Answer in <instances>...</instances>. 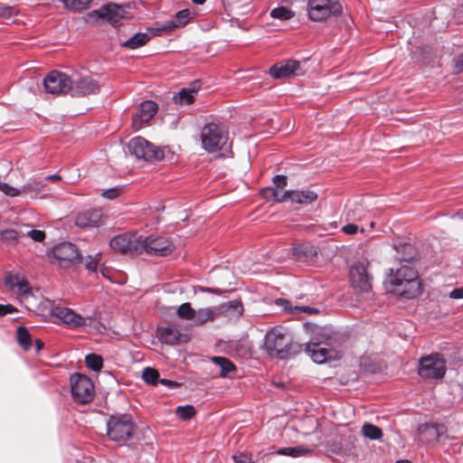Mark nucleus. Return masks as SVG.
<instances>
[{"mask_svg":"<svg viewBox=\"0 0 463 463\" xmlns=\"http://www.w3.org/2000/svg\"><path fill=\"white\" fill-rule=\"evenodd\" d=\"M71 389L73 400L81 404L92 401L94 386L91 380L86 375L75 373L71 377Z\"/></svg>","mask_w":463,"mask_h":463,"instance_id":"1a4fd4ad","label":"nucleus"},{"mask_svg":"<svg viewBox=\"0 0 463 463\" xmlns=\"http://www.w3.org/2000/svg\"><path fill=\"white\" fill-rule=\"evenodd\" d=\"M199 89V82L194 81L189 87L183 88L179 92L175 94L173 100L175 104L180 106L190 105L194 102Z\"/></svg>","mask_w":463,"mask_h":463,"instance_id":"b1692460","label":"nucleus"},{"mask_svg":"<svg viewBox=\"0 0 463 463\" xmlns=\"http://www.w3.org/2000/svg\"><path fill=\"white\" fill-rule=\"evenodd\" d=\"M236 463H254L251 458V454L249 452H240L232 456Z\"/></svg>","mask_w":463,"mask_h":463,"instance_id":"8fccbe9b","label":"nucleus"},{"mask_svg":"<svg viewBox=\"0 0 463 463\" xmlns=\"http://www.w3.org/2000/svg\"><path fill=\"white\" fill-rule=\"evenodd\" d=\"M276 304L283 307L284 310H288L290 308L289 301L284 298H278L276 300Z\"/></svg>","mask_w":463,"mask_h":463,"instance_id":"13d9d810","label":"nucleus"},{"mask_svg":"<svg viewBox=\"0 0 463 463\" xmlns=\"http://www.w3.org/2000/svg\"><path fill=\"white\" fill-rule=\"evenodd\" d=\"M22 235H26L30 237L33 241L41 242L45 239V233L41 230H30L26 232H22Z\"/></svg>","mask_w":463,"mask_h":463,"instance_id":"09e8293b","label":"nucleus"},{"mask_svg":"<svg viewBox=\"0 0 463 463\" xmlns=\"http://www.w3.org/2000/svg\"><path fill=\"white\" fill-rule=\"evenodd\" d=\"M362 208L359 205H355L354 209H348L346 212L347 220L356 221L362 218Z\"/></svg>","mask_w":463,"mask_h":463,"instance_id":"3c124183","label":"nucleus"},{"mask_svg":"<svg viewBox=\"0 0 463 463\" xmlns=\"http://www.w3.org/2000/svg\"><path fill=\"white\" fill-rule=\"evenodd\" d=\"M311 449H305L303 447L295 448H284L278 451L279 455L290 456V457H300L308 454Z\"/></svg>","mask_w":463,"mask_h":463,"instance_id":"e433bc0d","label":"nucleus"},{"mask_svg":"<svg viewBox=\"0 0 463 463\" xmlns=\"http://www.w3.org/2000/svg\"><path fill=\"white\" fill-rule=\"evenodd\" d=\"M219 317L223 315L231 318H238L243 312V306L239 299H234L217 306Z\"/></svg>","mask_w":463,"mask_h":463,"instance_id":"a878e982","label":"nucleus"},{"mask_svg":"<svg viewBox=\"0 0 463 463\" xmlns=\"http://www.w3.org/2000/svg\"><path fill=\"white\" fill-rule=\"evenodd\" d=\"M194 4H197V5H202L203 4L206 0H192Z\"/></svg>","mask_w":463,"mask_h":463,"instance_id":"338daca9","label":"nucleus"},{"mask_svg":"<svg viewBox=\"0 0 463 463\" xmlns=\"http://www.w3.org/2000/svg\"><path fill=\"white\" fill-rule=\"evenodd\" d=\"M393 247L397 252L396 259L401 262L411 263L418 256L416 249L411 243L400 242Z\"/></svg>","mask_w":463,"mask_h":463,"instance_id":"393cba45","label":"nucleus"},{"mask_svg":"<svg viewBox=\"0 0 463 463\" xmlns=\"http://www.w3.org/2000/svg\"><path fill=\"white\" fill-rule=\"evenodd\" d=\"M142 253L145 251L153 256L165 257L175 250L173 242L164 236L142 237Z\"/></svg>","mask_w":463,"mask_h":463,"instance_id":"f8f14e48","label":"nucleus"},{"mask_svg":"<svg viewBox=\"0 0 463 463\" xmlns=\"http://www.w3.org/2000/svg\"><path fill=\"white\" fill-rule=\"evenodd\" d=\"M52 256L61 267L79 264L82 261L78 248L71 242H61L52 249Z\"/></svg>","mask_w":463,"mask_h":463,"instance_id":"9b49d317","label":"nucleus"},{"mask_svg":"<svg viewBox=\"0 0 463 463\" xmlns=\"http://www.w3.org/2000/svg\"><path fill=\"white\" fill-rule=\"evenodd\" d=\"M135 428L130 415L114 414L107 421V435L112 441H126L133 437Z\"/></svg>","mask_w":463,"mask_h":463,"instance_id":"7ed1b4c3","label":"nucleus"},{"mask_svg":"<svg viewBox=\"0 0 463 463\" xmlns=\"http://www.w3.org/2000/svg\"><path fill=\"white\" fill-rule=\"evenodd\" d=\"M388 281L398 288L399 293L406 298H415L422 292L421 281L415 268L403 264L395 270L390 269Z\"/></svg>","mask_w":463,"mask_h":463,"instance_id":"f257e3e1","label":"nucleus"},{"mask_svg":"<svg viewBox=\"0 0 463 463\" xmlns=\"http://www.w3.org/2000/svg\"><path fill=\"white\" fill-rule=\"evenodd\" d=\"M21 236H23L22 232H19L13 229H7L0 232V240L5 241H14Z\"/></svg>","mask_w":463,"mask_h":463,"instance_id":"c03bdc74","label":"nucleus"},{"mask_svg":"<svg viewBox=\"0 0 463 463\" xmlns=\"http://www.w3.org/2000/svg\"><path fill=\"white\" fill-rule=\"evenodd\" d=\"M47 92L52 94H65L72 88V79L64 72L53 71L43 80Z\"/></svg>","mask_w":463,"mask_h":463,"instance_id":"4468645a","label":"nucleus"},{"mask_svg":"<svg viewBox=\"0 0 463 463\" xmlns=\"http://www.w3.org/2000/svg\"><path fill=\"white\" fill-rule=\"evenodd\" d=\"M270 16L281 21H287L294 16V12L286 6H279L271 10Z\"/></svg>","mask_w":463,"mask_h":463,"instance_id":"c9c22d12","label":"nucleus"},{"mask_svg":"<svg viewBox=\"0 0 463 463\" xmlns=\"http://www.w3.org/2000/svg\"><path fill=\"white\" fill-rule=\"evenodd\" d=\"M296 309H298V310H301L303 312H307V313H309V314H315V313L318 312L317 309L313 308V307H296Z\"/></svg>","mask_w":463,"mask_h":463,"instance_id":"680f3d73","label":"nucleus"},{"mask_svg":"<svg viewBox=\"0 0 463 463\" xmlns=\"http://www.w3.org/2000/svg\"><path fill=\"white\" fill-rule=\"evenodd\" d=\"M61 175H57V174H54V175H48L44 178V181L46 180H50V181H57V180H61Z\"/></svg>","mask_w":463,"mask_h":463,"instance_id":"0e129e2a","label":"nucleus"},{"mask_svg":"<svg viewBox=\"0 0 463 463\" xmlns=\"http://www.w3.org/2000/svg\"><path fill=\"white\" fill-rule=\"evenodd\" d=\"M50 315L70 328H78L85 325V319L72 309L55 306L51 308Z\"/></svg>","mask_w":463,"mask_h":463,"instance_id":"dca6fc26","label":"nucleus"},{"mask_svg":"<svg viewBox=\"0 0 463 463\" xmlns=\"http://www.w3.org/2000/svg\"><path fill=\"white\" fill-rule=\"evenodd\" d=\"M304 73L300 68V63L295 60L282 61L275 63L269 68V74L275 79L289 78L298 76Z\"/></svg>","mask_w":463,"mask_h":463,"instance_id":"f3484780","label":"nucleus"},{"mask_svg":"<svg viewBox=\"0 0 463 463\" xmlns=\"http://www.w3.org/2000/svg\"><path fill=\"white\" fill-rule=\"evenodd\" d=\"M0 191L11 197L18 196L22 194V192L17 188L13 187L10 184L4 182H0Z\"/></svg>","mask_w":463,"mask_h":463,"instance_id":"de8ad7c7","label":"nucleus"},{"mask_svg":"<svg viewBox=\"0 0 463 463\" xmlns=\"http://www.w3.org/2000/svg\"><path fill=\"white\" fill-rule=\"evenodd\" d=\"M85 363L88 368L94 372H99L103 367V359L96 354H89L85 356Z\"/></svg>","mask_w":463,"mask_h":463,"instance_id":"473e14b6","label":"nucleus"},{"mask_svg":"<svg viewBox=\"0 0 463 463\" xmlns=\"http://www.w3.org/2000/svg\"><path fill=\"white\" fill-rule=\"evenodd\" d=\"M176 314L182 319L192 320L194 315V309H193L190 303L186 302L177 308Z\"/></svg>","mask_w":463,"mask_h":463,"instance_id":"a19ab883","label":"nucleus"},{"mask_svg":"<svg viewBox=\"0 0 463 463\" xmlns=\"http://www.w3.org/2000/svg\"><path fill=\"white\" fill-rule=\"evenodd\" d=\"M142 378L143 380L148 383V384H152V385H156L157 383V380L159 378V373L158 372L154 369V368H151V367H146L144 370H143V373H142Z\"/></svg>","mask_w":463,"mask_h":463,"instance_id":"ea45409f","label":"nucleus"},{"mask_svg":"<svg viewBox=\"0 0 463 463\" xmlns=\"http://www.w3.org/2000/svg\"><path fill=\"white\" fill-rule=\"evenodd\" d=\"M362 432L364 437L370 439H379L383 436L382 430L371 423H364L362 427Z\"/></svg>","mask_w":463,"mask_h":463,"instance_id":"72a5a7b5","label":"nucleus"},{"mask_svg":"<svg viewBox=\"0 0 463 463\" xmlns=\"http://www.w3.org/2000/svg\"><path fill=\"white\" fill-rule=\"evenodd\" d=\"M262 196L267 200H273L275 202H281V194L274 187L264 188L261 192Z\"/></svg>","mask_w":463,"mask_h":463,"instance_id":"37998d69","label":"nucleus"},{"mask_svg":"<svg viewBox=\"0 0 463 463\" xmlns=\"http://www.w3.org/2000/svg\"><path fill=\"white\" fill-rule=\"evenodd\" d=\"M368 262L358 261L350 269V277L353 287L362 292H368L372 288V277L367 270Z\"/></svg>","mask_w":463,"mask_h":463,"instance_id":"2eb2a0df","label":"nucleus"},{"mask_svg":"<svg viewBox=\"0 0 463 463\" xmlns=\"http://www.w3.org/2000/svg\"><path fill=\"white\" fill-rule=\"evenodd\" d=\"M104 222V215L99 209H90L79 213L75 224L80 228L99 227Z\"/></svg>","mask_w":463,"mask_h":463,"instance_id":"aec40b11","label":"nucleus"},{"mask_svg":"<svg viewBox=\"0 0 463 463\" xmlns=\"http://www.w3.org/2000/svg\"><path fill=\"white\" fill-rule=\"evenodd\" d=\"M212 360L221 368L219 374L222 378L230 377V373L236 371L234 364L226 357L214 356Z\"/></svg>","mask_w":463,"mask_h":463,"instance_id":"c756f323","label":"nucleus"},{"mask_svg":"<svg viewBox=\"0 0 463 463\" xmlns=\"http://www.w3.org/2000/svg\"><path fill=\"white\" fill-rule=\"evenodd\" d=\"M447 371L446 361L440 354L433 353L419 360L418 374L424 380L441 379Z\"/></svg>","mask_w":463,"mask_h":463,"instance_id":"39448f33","label":"nucleus"},{"mask_svg":"<svg viewBox=\"0 0 463 463\" xmlns=\"http://www.w3.org/2000/svg\"><path fill=\"white\" fill-rule=\"evenodd\" d=\"M342 231L349 235H354L358 231V226L354 223H348L342 228Z\"/></svg>","mask_w":463,"mask_h":463,"instance_id":"6e6d98bb","label":"nucleus"},{"mask_svg":"<svg viewBox=\"0 0 463 463\" xmlns=\"http://www.w3.org/2000/svg\"><path fill=\"white\" fill-rule=\"evenodd\" d=\"M121 189L118 187L109 188L102 192V195L108 199H115L120 194Z\"/></svg>","mask_w":463,"mask_h":463,"instance_id":"603ef678","label":"nucleus"},{"mask_svg":"<svg viewBox=\"0 0 463 463\" xmlns=\"http://www.w3.org/2000/svg\"><path fill=\"white\" fill-rule=\"evenodd\" d=\"M16 311V308L13 305H0V317H4L7 314H13Z\"/></svg>","mask_w":463,"mask_h":463,"instance_id":"5fc2aeb1","label":"nucleus"},{"mask_svg":"<svg viewBox=\"0 0 463 463\" xmlns=\"http://www.w3.org/2000/svg\"><path fill=\"white\" fill-rule=\"evenodd\" d=\"M273 184H275V188L278 190L279 188H284L287 185V176L282 175H278L273 177Z\"/></svg>","mask_w":463,"mask_h":463,"instance_id":"864d4df0","label":"nucleus"},{"mask_svg":"<svg viewBox=\"0 0 463 463\" xmlns=\"http://www.w3.org/2000/svg\"><path fill=\"white\" fill-rule=\"evenodd\" d=\"M5 286L14 294L28 297L32 294L27 280L18 274H8L5 278Z\"/></svg>","mask_w":463,"mask_h":463,"instance_id":"412c9836","label":"nucleus"},{"mask_svg":"<svg viewBox=\"0 0 463 463\" xmlns=\"http://www.w3.org/2000/svg\"><path fill=\"white\" fill-rule=\"evenodd\" d=\"M89 20L97 21L99 18L106 20L113 26H117L120 20L127 17V12L124 6L109 3L98 10L88 14Z\"/></svg>","mask_w":463,"mask_h":463,"instance_id":"ddd939ff","label":"nucleus"},{"mask_svg":"<svg viewBox=\"0 0 463 463\" xmlns=\"http://www.w3.org/2000/svg\"><path fill=\"white\" fill-rule=\"evenodd\" d=\"M203 291H205V292H212V293H217L219 290L216 289V288H204Z\"/></svg>","mask_w":463,"mask_h":463,"instance_id":"69168bd1","label":"nucleus"},{"mask_svg":"<svg viewBox=\"0 0 463 463\" xmlns=\"http://www.w3.org/2000/svg\"><path fill=\"white\" fill-rule=\"evenodd\" d=\"M110 247L120 253L137 256L142 254V236L137 233H123L113 237Z\"/></svg>","mask_w":463,"mask_h":463,"instance_id":"6e6552de","label":"nucleus"},{"mask_svg":"<svg viewBox=\"0 0 463 463\" xmlns=\"http://www.w3.org/2000/svg\"><path fill=\"white\" fill-rule=\"evenodd\" d=\"M100 253H96L94 256L89 255L85 262L86 269L90 271L96 272L98 265L100 261Z\"/></svg>","mask_w":463,"mask_h":463,"instance_id":"49530a36","label":"nucleus"},{"mask_svg":"<svg viewBox=\"0 0 463 463\" xmlns=\"http://www.w3.org/2000/svg\"><path fill=\"white\" fill-rule=\"evenodd\" d=\"M157 111V104L153 100H146L139 105L136 114L132 117V128L137 131L142 128Z\"/></svg>","mask_w":463,"mask_h":463,"instance_id":"a211bd4d","label":"nucleus"},{"mask_svg":"<svg viewBox=\"0 0 463 463\" xmlns=\"http://www.w3.org/2000/svg\"><path fill=\"white\" fill-rule=\"evenodd\" d=\"M18 14V10L14 6L7 5L0 3V17L9 19Z\"/></svg>","mask_w":463,"mask_h":463,"instance_id":"a18cd8bd","label":"nucleus"},{"mask_svg":"<svg viewBox=\"0 0 463 463\" xmlns=\"http://www.w3.org/2000/svg\"><path fill=\"white\" fill-rule=\"evenodd\" d=\"M191 13L187 9L181 10L176 13L174 19L167 22L164 26V30H168L175 27L184 26L190 20Z\"/></svg>","mask_w":463,"mask_h":463,"instance_id":"7c9ffc66","label":"nucleus"},{"mask_svg":"<svg viewBox=\"0 0 463 463\" xmlns=\"http://www.w3.org/2000/svg\"><path fill=\"white\" fill-rule=\"evenodd\" d=\"M455 68L458 71H463V53L455 60Z\"/></svg>","mask_w":463,"mask_h":463,"instance_id":"bf43d9fd","label":"nucleus"},{"mask_svg":"<svg viewBox=\"0 0 463 463\" xmlns=\"http://www.w3.org/2000/svg\"><path fill=\"white\" fill-rule=\"evenodd\" d=\"M200 137L203 147L210 153L222 149L228 139L224 127L216 122L207 123L202 128Z\"/></svg>","mask_w":463,"mask_h":463,"instance_id":"423d86ee","label":"nucleus"},{"mask_svg":"<svg viewBox=\"0 0 463 463\" xmlns=\"http://www.w3.org/2000/svg\"><path fill=\"white\" fill-rule=\"evenodd\" d=\"M183 337H186V335H183L175 326H167L159 330V339L166 345H176L182 341Z\"/></svg>","mask_w":463,"mask_h":463,"instance_id":"bb28decb","label":"nucleus"},{"mask_svg":"<svg viewBox=\"0 0 463 463\" xmlns=\"http://www.w3.org/2000/svg\"><path fill=\"white\" fill-rule=\"evenodd\" d=\"M150 39L151 35L146 33H137L128 41L121 43V45L128 49L135 50L141 46H144L146 43L149 42Z\"/></svg>","mask_w":463,"mask_h":463,"instance_id":"c85d7f7f","label":"nucleus"},{"mask_svg":"<svg viewBox=\"0 0 463 463\" xmlns=\"http://www.w3.org/2000/svg\"><path fill=\"white\" fill-rule=\"evenodd\" d=\"M309 18L313 21H324L342 13L339 0H309L307 5Z\"/></svg>","mask_w":463,"mask_h":463,"instance_id":"0eeeda50","label":"nucleus"},{"mask_svg":"<svg viewBox=\"0 0 463 463\" xmlns=\"http://www.w3.org/2000/svg\"><path fill=\"white\" fill-rule=\"evenodd\" d=\"M447 431L441 423H424L419 426V432L427 442L437 441Z\"/></svg>","mask_w":463,"mask_h":463,"instance_id":"4be33fe9","label":"nucleus"},{"mask_svg":"<svg viewBox=\"0 0 463 463\" xmlns=\"http://www.w3.org/2000/svg\"><path fill=\"white\" fill-rule=\"evenodd\" d=\"M296 309H298V310H301L303 312H307V313H309V314H315V313L318 312L317 309L313 308V307H296Z\"/></svg>","mask_w":463,"mask_h":463,"instance_id":"052dcab7","label":"nucleus"},{"mask_svg":"<svg viewBox=\"0 0 463 463\" xmlns=\"http://www.w3.org/2000/svg\"><path fill=\"white\" fill-rule=\"evenodd\" d=\"M127 154L146 162H157L164 158V150L154 146L142 137H136L127 145Z\"/></svg>","mask_w":463,"mask_h":463,"instance_id":"20e7f679","label":"nucleus"},{"mask_svg":"<svg viewBox=\"0 0 463 463\" xmlns=\"http://www.w3.org/2000/svg\"><path fill=\"white\" fill-rule=\"evenodd\" d=\"M63 3L65 7L74 10L81 11L89 6L92 0H60Z\"/></svg>","mask_w":463,"mask_h":463,"instance_id":"4c0bfd02","label":"nucleus"},{"mask_svg":"<svg viewBox=\"0 0 463 463\" xmlns=\"http://www.w3.org/2000/svg\"><path fill=\"white\" fill-rule=\"evenodd\" d=\"M175 414L179 419L188 420L195 415V409L192 405L178 406Z\"/></svg>","mask_w":463,"mask_h":463,"instance_id":"58836bf2","label":"nucleus"},{"mask_svg":"<svg viewBox=\"0 0 463 463\" xmlns=\"http://www.w3.org/2000/svg\"><path fill=\"white\" fill-rule=\"evenodd\" d=\"M395 463H411L409 460H398Z\"/></svg>","mask_w":463,"mask_h":463,"instance_id":"774afa93","label":"nucleus"},{"mask_svg":"<svg viewBox=\"0 0 463 463\" xmlns=\"http://www.w3.org/2000/svg\"><path fill=\"white\" fill-rule=\"evenodd\" d=\"M329 345L328 343H316L312 341L306 345L305 351L317 364L339 360L343 356V351Z\"/></svg>","mask_w":463,"mask_h":463,"instance_id":"9d476101","label":"nucleus"},{"mask_svg":"<svg viewBox=\"0 0 463 463\" xmlns=\"http://www.w3.org/2000/svg\"><path fill=\"white\" fill-rule=\"evenodd\" d=\"M34 345H35L36 353H39L42 350V348L43 347V343L42 342L41 339H35Z\"/></svg>","mask_w":463,"mask_h":463,"instance_id":"e2e57ef3","label":"nucleus"},{"mask_svg":"<svg viewBox=\"0 0 463 463\" xmlns=\"http://www.w3.org/2000/svg\"><path fill=\"white\" fill-rule=\"evenodd\" d=\"M316 253L313 246L306 244L294 248V255L298 258L312 256Z\"/></svg>","mask_w":463,"mask_h":463,"instance_id":"79ce46f5","label":"nucleus"},{"mask_svg":"<svg viewBox=\"0 0 463 463\" xmlns=\"http://www.w3.org/2000/svg\"><path fill=\"white\" fill-rule=\"evenodd\" d=\"M16 337L19 345L24 350L28 351L32 346V336L25 326H19L16 331Z\"/></svg>","mask_w":463,"mask_h":463,"instance_id":"2f4dec72","label":"nucleus"},{"mask_svg":"<svg viewBox=\"0 0 463 463\" xmlns=\"http://www.w3.org/2000/svg\"><path fill=\"white\" fill-rule=\"evenodd\" d=\"M449 297L453 299L463 298V287L453 289L449 292Z\"/></svg>","mask_w":463,"mask_h":463,"instance_id":"4d7b16f0","label":"nucleus"},{"mask_svg":"<svg viewBox=\"0 0 463 463\" xmlns=\"http://www.w3.org/2000/svg\"><path fill=\"white\" fill-rule=\"evenodd\" d=\"M99 90L98 82L90 76L77 77L72 80L71 93L75 97L96 94Z\"/></svg>","mask_w":463,"mask_h":463,"instance_id":"6ab92c4d","label":"nucleus"},{"mask_svg":"<svg viewBox=\"0 0 463 463\" xmlns=\"http://www.w3.org/2000/svg\"><path fill=\"white\" fill-rule=\"evenodd\" d=\"M216 317H219L217 307L201 308L197 311L194 310L193 317L194 323L196 326L203 325L208 321H213Z\"/></svg>","mask_w":463,"mask_h":463,"instance_id":"cd10ccee","label":"nucleus"},{"mask_svg":"<svg viewBox=\"0 0 463 463\" xmlns=\"http://www.w3.org/2000/svg\"><path fill=\"white\" fill-rule=\"evenodd\" d=\"M265 345L270 354H276L280 359L300 350V346L292 343L290 335L284 333L281 328H273L266 334Z\"/></svg>","mask_w":463,"mask_h":463,"instance_id":"f03ea898","label":"nucleus"},{"mask_svg":"<svg viewBox=\"0 0 463 463\" xmlns=\"http://www.w3.org/2000/svg\"><path fill=\"white\" fill-rule=\"evenodd\" d=\"M45 187L46 184L44 183V180H33L32 182L24 184L21 192L25 194H38L42 191H45Z\"/></svg>","mask_w":463,"mask_h":463,"instance_id":"f704fd0d","label":"nucleus"},{"mask_svg":"<svg viewBox=\"0 0 463 463\" xmlns=\"http://www.w3.org/2000/svg\"><path fill=\"white\" fill-rule=\"evenodd\" d=\"M317 199V194L313 191L288 190L282 194L281 202L290 201L300 204L310 203Z\"/></svg>","mask_w":463,"mask_h":463,"instance_id":"5701e85b","label":"nucleus"}]
</instances>
